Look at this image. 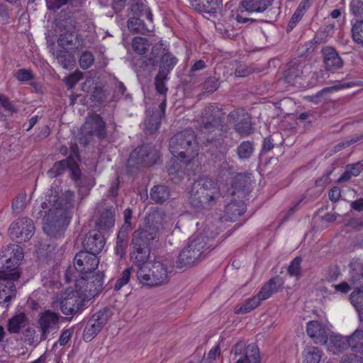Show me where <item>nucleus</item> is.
Wrapping results in <instances>:
<instances>
[{"mask_svg": "<svg viewBox=\"0 0 363 363\" xmlns=\"http://www.w3.org/2000/svg\"><path fill=\"white\" fill-rule=\"evenodd\" d=\"M189 1L194 9L208 13H217L223 6L221 0H189Z\"/></svg>", "mask_w": 363, "mask_h": 363, "instance_id": "25", "label": "nucleus"}, {"mask_svg": "<svg viewBox=\"0 0 363 363\" xmlns=\"http://www.w3.org/2000/svg\"><path fill=\"white\" fill-rule=\"evenodd\" d=\"M76 160H79L77 147H72L71 155L66 160L55 163L53 167L48 172V176L51 178H54L63 174L64 172L68 169L72 179L75 181L77 186L82 187L86 186L87 189L91 188L94 185L93 179L91 178L86 179L81 175V172Z\"/></svg>", "mask_w": 363, "mask_h": 363, "instance_id": "7", "label": "nucleus"}, {"mask_svg": "<svg viewBox=\"0 0 363 363\" xmlns=\"http://www.w3.org/2000/svg\"><path fill=\"white\" fill-rule=\"evenodd\" d=\"M309 7V1L308 0H302L299 4L298 6L296 9L294 13L291 18L288 26L287 31H291L296 24L301 21L303 14L305 13L307 8Z\"/></svg>", "mask_w": 363, "mask_h": 363, "instance_id": "32", "label": "nucleus"}, {"mask_svg": "<svg viewBox=\"0 0 363 363\" xmlns=\"http://www.w3.org/2000/svg\"><path fill=\"white\" fill-rule=\"evenodd\" d=\"M58 45L70 52H74L83 48V41L74 31H65L62 33L58 40Z\"/></svg>", "mask_w": 363, "mask_h": 363, "instance_id": "21", "label": "nucleus"}, {"mask_svg": "<svg viewBox=\"0 0 363 363\" xmlns=\"http://www.w3.org/2000/svg\"><path fill=\"white\" fill-rule=\"evenodd\" d=\"M218 112L216 108L208 106L201 113V131L207 135L206 140L210 143L222 140L221 120Z\"/></svg>", "mask_w": 363, "mask_h": 363, "instance_id": "8", "label": "nucleus"}, {"mask_svg": "<svg viewBox=\"0 0 363 363\" xmlns=\"http://www.w3.org/2000/svg\"><path fill=\"white\" fill-rule=\"evenodd\" d=\"M274 0H242L240 7L249 13H262L273 3Z\"/></svg>", "mask_w": 363, "mask_h": 363, "instance_id": "27", "label": "nucleus"}, {"mask_svg": "<svg viewBox=\"0 0 363 363\" xmlns=\"http://www.w3.org/2000/svg\"><path fill=\"white\" fill-rule=\"evenodd\" d=\"M24 342L29 345H37L46 339L43 333L38 335L36 330L33 328H26L23 333Z\"/></svg>", "mask_w": 363, "mask_h": 363, "instance_id": "35", "label": "nucleus"}, {"mask_svg": "<svg viewBox=\"0 0 363 363\" xmlns=\"http://www.w3.org/2000/svg\"><path fill=\"white\" fill-rule=\"evenodd\" d=\"M167 72L164 69H160L158 74L155 79V84L157 91L162 95H165L167 88L165 86V80L167 79Z\"/></svg>", "mask_w": 363, "mask_h": 363, "instance_id": "43", "label": "nucleus"}, {"mask_svg": "<svg viewBox=\"0 0 363 363\" xmlns=\"http://www.w3.org/2000/svg\"><path fill=\"white\" fill-rule=\"evenodd\" d=\"M361 138H362L361 136L360 137L354 136V137H352L350 140H344V141L340 143L335 147V150L339 151L343 148L349 147L350 145L354 144V143H357V141H359Z\"/></svg>", "mask_w": 363, "mask_h": 363, "instance_id": "62", "label": "nucleus"}, {"mask_svg": "<svg viewBox=\"0 0 363 363\" xmlns=\"http://www.w3.org/2000/svg\"><path fill=\"white\" fill-rule=\"evenodd\" d=\"M323 62L327 70L334 72L343 65V62L337 52L331 47H326L322 50Z\"/></svg>", "mask_w": 363, "mask_h": 363, "instance_id": "24", "label": "nucleus"}, {"mask_svg": "<svg viewBox=\"0 0 363 363\" xmlns=\"http://www.w3.org/2000/svg\"><path fill=\"white\" fill-rule=\"evenodd\" d=\"M124 223L122 226L121 230H129L131 228L130 220L132 218V211L130 208H126L123 213Z\"/></svg>", "mask_w": 363, "mask_h": 363, "instance_id": "58", "label": "nucleus"}, {"mask_svg": "<svg viewBox=\"0 0 363 363\" xmlns=\"http://www.w3.org/2000/svg\"><path fill=\"white\" fill-rule=\"evenodd\" d=\"M58 63L65 69H72L74 65V59L72 54L65 50H57L53 53Z\"/></svg>", "mask_w": 363, "mask_h": 363, "instance_id": "38", "label": "nucleus"}, {"mask_svg": "<svg viewBox=\"0 0 363 363\" xmlns=\"http://www.w3.org/2000/svg\"><path fill=\"white\" fill-rule=\"evenodd\" d=\"M82 245L85 252L96 255L104 248L105 240L101 232L92 230L86 235L82 241Z\"/></svg>", "mask_w": 363, "mask_h": 363, "instance_id": "18", "label": "nucleus"}, {"mask_svg": "<svg viewBox=\"0 0 363 363\" xmlns=\"http://www.w3.org/2000/svg\"><path fill=\"white\" fill-rule=\"evenodd\" d=\"M110 318V312L108 309L100 310L88 321L83 333V339L86 342L92 340L101 330Z\"/></svg>", "mask_w": 363, "mask_h": 363, "instance_id": "12", "label": "nucleus"}, {"mask_svg": "<svg viewBox=\"0 0 363 363\" xmlns=\"http://www.w3.org/2000/svg\"><path fill=\"white\" fill-rule=\"evenodd\" d=\"M160 124V121L157 116H152L145 119L144 123V128L146 133L150 134L156 132Z\"/></svg>", "mask_w": 363, "mask_h": 363, "instance_id": "45", "label": "nucleus"}, {"mask_svg": "<svg viewBox=\"0 0 363 363\" xmlns=\"http://www.w3.org/2000/svg\"><path fill=\"white\" fill-rule=\"evenodd\" d=\"M115 222V208L108 206L101 212L96 224L100 230H106L113 227Z\"/></svg>", "mask_w": 363, "mask_h": 363, "instance_id": "31", "label": "nucleus"}, {"mask_svg": "<svg viewBox=\"0 0 363 363\" xmlns=\"http://www.w3.org/2000/svg\"><path fill=\"white\" fill-rule=\"evenodd\" d=\"M348 346L352 351L356 352H363V331L357 330L353 334L347 338Z\"/></svg>", "mask_w": 363, "mask_h": 363, "instance_id": "37", "label": "nucleus"}, {"mask_svg": "<svg viewBox=\"0 0 363 363\" xmlns=\"http://www.w3.org/2000/svg\"><path fill=\"white\" fill-rule=\"evenodd\" d=\"M261 303L257 296H253L237 306L235 312L237 314H245L257 308Z\"/></svg>", "mask_w": 363, "mask_h": 363, "instance_id": "36", "label": "nucleus"}, {"mask_svg": "<svg viewBox=\"0 0 363 363\" xmlns=\"http://www.w3.org/2000/svg\"><path fill=\"white\" fill-rule=\"evenodd\" d=\"M236 359L235 363H259L260 354L258 347L255 344L246 345L242 342L235 345L232 350Z\"/></svg>", "mask_w": 363, "mask_h": 363, "instance_id": "13", "label": "nucleus"}, {"mask_svg": "<svg viewBox=\"0 0 363 363\" xmlns=\"http://www.w3.org/2000/svg\"><path fill=\"white\" fill-rule=\"evenodd\" d=\"M84 300L80 295L75 296L74 293H72V295L69 294L60 302L61 311L65 315H74L81 308Z\"/></svg>", "mask_w": 363, "mask_h": 363, "instance_id": "23", "label": "nucleus"}, {"mask_svg": "<svg viewBox=\"0 0 363 363\" xmlns=\"http://www.w3.org/2000/svg\"><path fill=\"white\" fill-rule=\"evenodd\" d=\"M353 177H357L363 169V164L360 162L349 164L346 167Z\"/></svg>", "mask_w": 363, "mask_h": 363, "instance_id": "63", "label": "nucleus"}, {"mask_svg": "<svg viewBox=\"0 0 363 363\" xmlns=\"http://www.w3.org/2000/svg\"><path fill=\"white\" fill-rule=\"evenodd\" d=\"M99 262V259L94 254H90L85 251L77 253L74 259V267L82 276H86V274L95 270Z\"/></svg>", "mask_w": 363, "mask_h": 363, "instance_id": "15", "label": "nucleus"}, {"mask_svg": "<svg viewBox=\"0 0 363 363\" xmlns=\"http://www.w3.org/2000/svg\"><path fill=\"white\" fill-rule=\"evenodd\" d=\"M0 102L5 110L9 113H13L17 112L16 107L11 101H9L7 98L2 95L0 96Z\"/></svg>", "mask_w": 363, "mask_h": 363, "instance_id": "56", "label": "nucleus"}, {"mask_svg": "<svg viewBox=\"0 0 363 363\" xmlns=\"http://www.w3.org/2000/svg\"><path fill=\"white\" fill-rule=\"evenodd\" d=\"M25 199L24 196L17 197L12 202V208L16 213L21 212L25 207Z\"/></svg>", "mask_w": 363, "mask_h": 363, "instance_id": "59", "label": "nucleus"}, {"mask_svg": "<svg viewBox=\"0 0 363 363\" xmlns=\"http://www.w3.org/2000/svg\"><path fill=\"white\" fill-rule=\"evenodd\" d=\"M351 33L353 41L363 48V21L355 22L352 27Z\"/></svg>", "mask_w": 363, "mask_h": 363, "instance_id": "39", "label": "nucleus"}, {"mask_svg": "<svg viewBox=\"0 0 363 363\" xmlns=\"http://www.w3.org/2000/svg\"><path fill=\"white\" fill-rule=\"evenodd\" d=\"M157 58L161 60L160 69L165 70L167 72V74L172 69L177 62L174 56L169 52H166L164 49H162L160 46L154 47L151 52L150 60L153 65L157 63Z\"/></svg>", "mask_w": 363, "mask_h": 363, "instance_id": "20", "label": "nucleus"}, {"mask_svg": "<svg viewBox=\"0 0 363 363\" xmlns=\"http://www.w3.org/2000/svg\"><path fill=\"white\" fill-rule=\"evenodd\" d=\"M73 333V330L71 328L63 330L60 334L58 342L61 346L66 345L69 341L71 336Z\"/></svg>", "mask_w": 363, "mask_h": 363, "instance_id": "55", "label": "nucleus"}, {"mask_svg": "<svg viewBox=\"0 0 363 363\" xmlns=\"http://www.w3.org/2000/svg\"><path fill=\"white\" fill-rule=\"evenodd\" d=\"M82 128L84 133L96 135L99 138H104L106 135L105 123L101 117L96 113H93L86 118Z\"/></svg>", "mask_w": 363, "mask_h": 363, "instance_id": "19", "label": "nucleus"}, {"mask_svg": "<svg viewBox=\"0 0 363 363\" xmlns=\"http://www.w3.org/2000/svg\"><path fill=\"white\" fill-rule=\"evenodd\" d=\"M125 237V233L120 230L116 240V246L115 248L116 253L122 257L125 253V243L123 238Z\"/></svg>", "mask_w": 363, "mask_h": 363, "instance_id": "51", "label": "nucleus"}, {"mask_svg": "<svg viewBox=\"0 0 363 363\" xmlns=\"http://www.w3.org/2000/svg\"><path fill=\"white\" fill-rule=\"evenodd\" d=\"M254 151L252 142L244 141L237 148V154L240 160H247L251 157Z\"/></svg>", "mask_w": 363, "mask_h": 363, "instance_id": "42", "label": "nucleus"}, {"mask_svg": "<svg viewBox=\"0 0 363 363\" xmlns=\"http://www.w3.org/2000/svg\"><path fill=\"white\" fill-rule=\"evenodd\" d=\"M82 90L87 93H94L98 91V88L96 86L93 79H86L82 84Z\"/></svg>", "mask_w": 363, "mask_h": 363, "instance_id": "57", "label": "nucleus"}, {"mask_svg": "<svg viewBox=\"0 0 363 363\" xmlns=\"http://www.w3.org/2000/svg\"><path fill=\"white\" fill-rule=\"evenodd\" d=\"M9 268L7 266L6 270L0 272V303L10 302L16 294L14 281L19 279L20 272L14 269L12 272L9 271Z\"/></svg>", "mask_w": 363, "mask_h": 363, "instance_id": "10", "label": "nucleus"}, {"mask_svg": "<svg viewBox=\"0 0 363 363\" xmlns=\"http://www.w3.org/2000/svg\"><path fill=\"white\" fill-rule=\"evenodd\" d=\"M171 272L167 261L154 260L138 268L137 277L143 285L157 286L168 281Z\"/></svg>", "mask_w": 363, "mask_h": 363, "instance_id": "6", "label": "nucleus"}, {"mask_svg": "<svg viewBox=\"0 0 363 363\" xmlns=\"http://www.w3.org/2000/svg\"><path fill=\"white\" fill-rule=\"evenodd\" d=\"M219 196L218 183L212 178L204 177L194 184L190 192L189 203L195 210L201 211L214 205Z\"/></svg>", "mask_w": 363, "mask_h": 363, "instance_id": "3", "label": "nucleus"}, {"mask_svg": "<svg viewBox=\"0 0 363 363\" xmlns=\"http://www.w3.org/2000/svg\"><path fill=\"white\" fill-rule=\"evenodd\" d=\"M60 315L58 313L50 310H45L39 313L38 324L40 333L43 334L46 338L52 331L59 328Z\"/></svg>", "mask_w": 363, "mask_h": 363, "instance_id": "16", "label": "nucleus"}, {"mask_svg": "<svg viewBox=\"0 0 363 363\" xmlns=\"http://www.w3.org/2000/svg\"><path fill=\"white\" fill-rule=\"evenodd\" d=\"M209 252L210 247L205 237H191L187 245L179 253L175 267L179 269L191 267L202 261Z\"/></svg>", "mask_w": 363, "mask_h": 363, "instance_id": "4", "label": "nucleus"}, {"mask_svg": "<svg viewBox=\"0 0 363 363\" xmlns=\"http://www.w3.org/2000/svg\"><path fill=\"white\" fill-rule=\"evenodd\" d=\"M16 78L20 82H28L35 79V75L30 69H21L15 74Z\"/></svg>", "mask_w": 363, "mask_h": 363, "instance_id": "50", "label": "nucleus"}, {"mask_svg": "<svg viewBox=\"0 0 363 363\" xmlns=\"http://www.w3.org/2000/svg\"><path fill=\"white\" fill-rule=\"evenodd\" d=\"M302 259L299 257L294 258L288 268V273L293 277H298L301 273V264Z\"/></svg>", "mask_w": 363, "mask_h": 363, "instance_id": "49", "label": "nucleus"}, {"mask_svg": "<svg viewBox=\"0 0 363 363\" xmlns=\"http://www.w3.org/2000/svg\"><path fill=\"white\" fill-rule=\"evenodd\" d=\"M282 285L283 281L280 277H273L262 286L257 296L261 302L267 300L273 294L277 293L282 287Z\"/></svg>", "mask_w": 363, "mask_h": 363, "instance_id": "26", "label": "nucleus"}, {"mask_svg": "<svg viewBox=\"0 0 363 363\" xmlns=\"http://www.w3.org/2000/svg\"><path fill=\"white\" fill-rule=\"evenodd\" d=\"M350 301L359 312L363 313V290L354 291L350 295Z\"/></svg>", "mask_w": 363, "mask_h": 363, "instance_id": "46", "label": "nucleus"}, {"mask_svg": "<svg viewBox=\"0 0 363 363\" xmlns=\"http://www.w3.org/2000/svg\"><path fill=\"white\" fill-rule=\"evenodd\" d=\"M321 351L313 346L306 347L303 352V363H318L321 359Z\"/></svg>", "mask_w": 363, "mask_h": 363, "instance_id": "34", "label": "nucleus"}, {"mask_svg": "<svg viewBox=\"0 0 363 363\" xmlns=\"http://www.w3.org/2000/svg\"><path fill=\"white\" fill-rule=\"evenodd\" d=\"M236 131L241 135H247L250 133V125L246 122L245 123H238L235 127Z\"/></svg>", "mask_w": 363, "mask_h": 363, "instance_id": "64", "label": "nucleus"}, {"mask_svg": "<svg viewBox=\"0 0 363 363\" xmlns=\"http://www.w3.org/2000/svg\"><path fill=\"white\" fill-rule=\"evenodd\" d=\"M169 197V190L164 185L155 186L150 191V198L156 203H163Z\"/></svg>", "mask_w": 363, "mask_h": 363, "instance_id": "33", "label": "nucleus"}, {"mask_svg": "<svg viewBox=\"0 0 363 363\" xmlns=\"http://www.w3.org/2000/svg\"><path fill=\"white\" fill-rule=\"evenodd\" d=\"M172 224L171 218L160 210H152L146 216L145 227L135 231L132 240L130 259L138 268L148 262L150 243L157 242L162 231L170 229Z\"/></svg>", "mask_w": 363, "mask_h": 363, "instance_id": "1", "label": "nucleus"}, {"mask_svg": "<svg viewBox=\"0 0 363 363\" xmlns=\"http://www.w3.org/2000/svg\"><path fill=\"white\" fill-rule=\"evenodd\" d=\"M82 73L75 72L69 74L66 79L65 82L69 89H72L74 86L82 78Z\"/></svg>", "mask_w": 363, "mask_h": 363, "instance_id": "54", "label": "nucleus"}, {"mask_svg": "<svg viewBox=\"0 0 363 363\" xmlns=\"http://www.w3.org/2000/svg\"><path fill=\"white\" fill-rule=\"evenodd\" d=\"M348 347L347 337L341 335H333L330 337L327 344L329 352L337 354L344 351Z\"/></svg>", "mask_w": 363, "mask_h": 363, "instance_id": "30", "label": "nucleus"}, {"mask_svg": "<svg viewBox=\"0 0 363 363\" xmlns=\"http://www.w3.org/2000/svg\"><path fill=\"white\" fill-rule=\"evenodd\" d=\"M103 284V273H97L87 279L82 276L77 281L76 294L82 296L84 299H91L102 291Z\"/></svg>", "mask_w": 363, "mask_h": 363, "instance_id": "9", "label": "nucleus"}, {"mask_svg": "<svg viewBox=\"0 0 363 363\" xmlns=\"http://www.w3.org/2000/svg\"><path fill=\"white\" fill-rule=\"evenodd\" d=\"M132 46L135 52L143 55L148 50L150 45L145 38L135 37L133 39Z\"/></svg>", "mask_w": 363, "mask_h": 363, "instance_id": "44", "label": "nucleus"}, {"mask_svg": "<svg viewBox=\"0 0 363 363\" xmlns=\"http://www.w3.org/2000/svg\"><path fill=\"white\" fill-rule=\"evenodd\" d=\"M94 62V57L89 51L84 52L79 58V65L83 69H89Z\"/></svg>", "mask_w": 363, "mask_h": 363, "instance_id": "47", "label": "nucleus"}, {"mask_svg": "<svg viewBox=\"0 0 363 363\" xmlns=\"http://www.w3.org/2000/svg\"><path fill=\"white\" fill-rule=\"evenodd\" d=\"M158 157V152L155 147L145 145L130 153L128 163L130 167H147L155 164Z\"/></svg>", "mask_w": 363, "mask_h": 363, "instance_id": "11", "label": "nucleus"}, {"mask_svg": "<svg viewBox=\"0 0 363 363\" xmlns=\"http://www.w3.org/2000/svg\"><path fill=\"white\" fill-rule=\"evenodd\" d=\"M131 11L133 13L138 16V17H143V18L150 21L152 20V14L148 7L142 3H135L131 6Z\"/></svg>", "mask_w": 363, "mask_h": 363, "instance_id": "41", "label": "nucleus"}, {"mask_svg": "<svg viewBox=\"0 0 363 363\" xmlns=\"http://www.w3.org/2000/svg\"><path fill=\"white\" fill-rule=\"evenodd\" d=\"M0 257H6V264L4 268L6 270L7 266L9 267V271L18 270L17 267L19 262L23 258V250L18 245H12L4 248L0 252Z\"/></svg>", "mask_w": 363, "mask_h": 363, "instance_id": "17", "label": "nucleus"}, {"mask_svg": "<svg viewBox=\"0 0 363 363\" xmlns=\"http://www.w3.org/2000/svg\"><path fill=\"white\" fill-rule=\"evenodd\" d=\"M69 0H46V4L49 9H59L61 6L66 4Z\"/></svg>", "mask_w": 363, "mask_h": 363, "instance_id": "61", "label": "nucleus"}, {"mask_svg": "<svg viewBox=\"0 0 363 363\" xmlns=\"http://www.w3.org/2000/svg\"><path fill=\"white\" fill-rule=\"evenodd\" d=\"M350 9L353 14L359 15L363 12V3L360 0H352Z\"/></svg>", "mask_w": 363, "mask_h": 363, "instance_id": "60", "label": "nucleus"}, {"mask_svg": "<svg viewBox=\"0 0 363 363\" xmlns=\"http://www.w3.org/2000/svg\"><path fill=\"white\" fill-rule=\"evenodd\" d=\"M305 66L298 64L296 66H291L287 71L285 79L287 82L295 84V80L297 78L301 77L303 74V69Z\"/></svg>", "mask_w": 363, "mask_h": 363, "instance_id": "40", "label": "nucleus"}, {"mask_svg": "<svg viewBox=\"0 0 363 363\" xmlns=\"http://www.w3.org/2000/svg\"><path fill=\"white\" fill-rule=\"evenodd\" d=\"M169 150L174 157L189 163L198 155L196 135L191 130H184L175 134L169 141Z\"/></svg>", "mask_w": 363, "mask_h": 363, "instance_id": "5", "label": "nucleus"}, {"mask_svg": "<svg viewBox=\"0 0 363 363\" xmlns=\"http://www.w3.org/2000/svg\"><path fill=\"white\" fill-rule=\"evenodd\" d=\"M141 18L134 17L130 18L128 22V27L133 32L147 35L153 30L152 21L151 22L148 21V23H145Z\"/></svg>", "mask_w": 363, "mask_h": 363, "instance_id": "28", "label": "nucleus"}, {"mask_svg": "<svg viewBox=\"0 0 363 363\" xmlns=\"http://www.w3.org/2000/svg\"><path fill=\"white\" fill-rule=\"evenodd\" d=\"M219 80L215 77H211L206 79L203 83V89L207 92L212 93L219 87Z\"/></svg>", "mask_w": 363, "mask_h": 363, "instance_id": "52", "label": "nucleus"}, {"mask_svg": "<svg viewBox=\"0 0 363 363\" xmlns=\"http://www.w3.org/2000/svg\"><path fill=\"white\" fill-rule=\"evenodd\" d=\"M306 333L315 344L327 343L328 334L323 323L316 320L308 322L306 325Z\"/></svg>", "mask_w": 363, "mask_h": 363, "instance_id": "22", "label": "nucleus"}, {"mask_svg": "<svg viewBox=\"0 0 363 363\" xmlns=\"http://www.w3.org/2000/svg\"><path fill=\"white\" fill-rule=\"evenodd\" d=\"M28 324V318L23 312H20L12 316L7 323V330L10 333H18L21 330Z\"/></svg>", "mask_w": 363, "mask_h": 363, "instance_id": "29", "label": "nucleus"}, {"mask_svg": "<svg viewBox=\"0 0 363 363\" xmlns=\"http://www.w3.org/2000/svg\"><path fill=\"white\" fill-rule=\"evenodd\" d=\"M131 269L127 268L123 271L121 277L116 281L113 289L114 291H119L123 286L127 284L130 280Z\"/></svg>", "mask_w": 363, "mask_h": 363, "instance_id": "48", "label": "nucleus"}, {"mask_svg": "<svg viewBox=\"0 0 363 363\" xmlns=\"http://www.w3.org/2000/svg\"><path fill=\"white\" fill-rule=\"evenodd\" d=\"M350 283L355 291L363 290V274L354 273L350 278Z\"/></svg>", "mask_w": 363, "mask_h": 363, "instance_id": "53", "label": "nucleus"}, {"mask_svg": "<svg viewBox=\"0 0 363 363\" xmlns=\"http://www.w3.org/2000/svg\"><path fill=\"white\" fill-rule=\"evenodd\" d=\"M73 199L74 193L71 191H65L60 196L58 192L50 189V194L42 203V208L48 209L43 230L49 237L57 238L63 235L70 220L68 211L73 206Z\"/></svg>", "mask_w": 363, "mask_h": 363, "instance_id": "2", "label": "nucleus"}, {"mask_svg": "<svg viewBox=\"0 0 363 363\" xmlns=\"http://www.w3.org/2000/svg\"><path fill=\"white\" fill-rule=\"evenodd\" d=\"M34 225L33 220L27 218H21L11 223L9 231L13 239L17 242H26L33 235Z\"/></svg>", "mask_w": 363, "mask_h": 363, "instance_id": "14", "label": "nucleus"}]
</instances>
